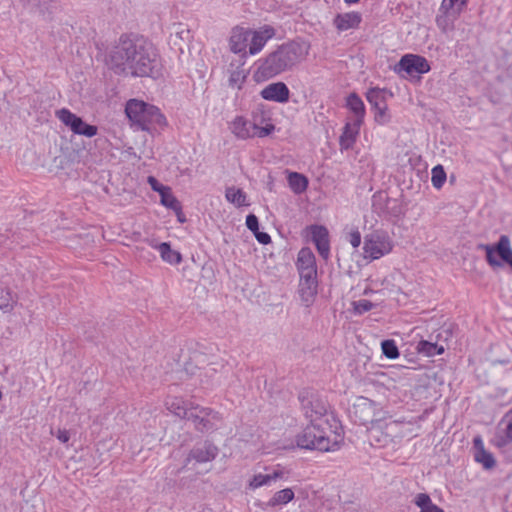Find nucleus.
Listing matches in <instances>:
<instances>
[{"mask_svg":"<svg viewBox=\"0 0 512 512\" xmlns=\"http://www.w3.org/2000/svg\"><path fill=\"white\" fill-rule=\"evenodd\" d=\"M109 61L116 73L152 78L161 74L159 55L143 37L122 35L110 52Z\"/></svg>","mask_w":512,"mask_h":512,"instance_id":"nucleus-1","label":"nucleus"},{"mask_svg":"<svg viewBox=\"0 0 512 512\" xmlns=\"http://www.w3.org/2000/svg\"><path fill=\"white\" fill-rule=\"evenodd\" d=\"M343 440V429L335 416L325 418L324 423L310 422L296 437L298 447L322 452L338 449Z\"/></svg>","mask_w":512,"mask_h":512,"instance_id":"nucleus-2","label":"nucleus"},{"mask_svg":"<svg viewBox=\"0 0 512 512\" xmlns=\"http://www.w3.org/2000/svg\"><path fill=\"white\" fill-rule=\"evenodd\" d=\"M302 47L296 42L283 43L265 58L258 60L257 81L268 80L292 69L302 57Z\"/></svg>","mask_w":512,"mask_h":512,"instance_id":"nucleus-3","label":"nucleus"},{"mask_svg":"<svg viewBox=\"0 0 512 512\" xmlns=\"http://www.w3.org/2000/svg\"><path fill=\"white\" fill-rule=\"evenodd\" d=\"M125 113L133 127L150 134L167 126V119L160 109L141 100L130 99L126 103Z\"/></svg>","mask_w":512,"mask_h":512,"instance_id":"nucleus-4","label":"nucleus"},{"mask_svg":"<svg viewBox=\"0 0 512 512\" xmlns=\"http://www.w3.org/2000/svg\"><path fill=\"white\" fill-rule=\"evenodd\" d=\"M302 411L310 422L324 423L325 418H331L328 414L327 401L313 390H303L299 394Z\"/></svg>","mask_w":512,"mask_h":512,"instance_id":"nucleus-5","label":"nucleus"},{"mask_svg":"<svg viewBox=\"0 0 512 512\" xmlns=\"http://www.w3.org/2000/svg\"><path fill=\"white\" fill-rule=\"evenodd\" d=\"M478 249L485 251L486 261L491 267H502L505 263L512 269V248L507 235H501L493 245L479 244Z\"/></svg>","mask_w":512,"mask_h":512,"instance_id":"nucleus-6","label":"nucleus"},{"mask_svg":"<svg viewBox=\"0 0 512 512\" xmlns=\"http://www.w3.org/2000/svg\"><path fill=\"white\" fill-rule=\"evenodd\" d=\"M186 420L190 421L198 432L206 433L218 429L221 416L211 408L197 405L190 407Z\"/></svg>","mask_w":512,"mask_h":512,"instance_id":"nucleus-7","label":"nucleus"},{"mask_svg":"<svg viewBox=\"0 0 512 512\" xmlns=\"http://www.w3.org/2000/svg\"><path fill=\"white\" fill-rule=\"evenodd\" d=\"M363 249L366 258L376 260L392 250V243L386 232L376 230L366 235Z\"/></svg>","mask_w":512,"mask_h":512,"instance_id":"nucleus-8","label":"nucleus"},{"mask_svg":"<svg viewBox=\"0 0 512 512\" xmlns=\"http://www.w3.org/2000/svg\"><path fill=\"white\" fill-rule=\"evenodd\" d=\"M431 67L427 59L417 54H405L394 66V72L401 77L428 73Z\"/></svg>","mask_w":512,"mask_h":512,"instance_id":"nucleus-9","label":"nucleus"},{"mask_svg":"<svg viewBox=\"0 0 512 512\" xmlns=\"http://www.w3.org/2000/svg\"><path fill=\"white\" fill-rule=\"evenodd\" d=\"M56 117L74 134L93 137L97 134L98 128L95 125L86 123L81 117L72 113L66 108L56 111Z\"/></svg>","mask_w":512,"mask_h":512,"instance_id":"nucleus-10","label":"nucleus"},{"mask_svg":"<svg viewBox=\"0 0 512 512\" xmlns=\"http://www.w3.org/2000/svg\"><path fill=\"white\" fill-rule=\"evenodd\" d=\"M299 295L305 306H310L317 294V270L299 272Z\"/></svg>","mask_w":512,"mask_h":512,"instance_id":"nucleus-11","label":"nucleus"},{"mask_svg":"<svg viewBox=\"0 0 512 512\" xmlns=\"http://www.w3.org/2000/svg\"><path fill=\"white\" fill-rule=\"evenodd\" d=\"M310 233L312 242L315 244L318 253L324 259H327L330 254L329 232L325 226L311 225Z\"/></svg>","mask_w":512,"mask_h":512,"instance_id":"nucleus-12","label":"nucleus"},{"mask_svg":"<svg viewBox=\"0 0 512 512\" xmlns=\"http://www.w3.org/2000/svg\"><path fill=\"white\" fill-rule=\"evenodd\" d=\"M275 35L274 28L270 26H264L259 30H252L249 40V54L255 55L259 53L267 41Z\"/></svg>","mask_w":512,"mask_h":512,"instance_id":"nucleus-13","label":"nucleus"},{"mask_svg":"<svg viewBox=\"0 0 512 512\" xmlns=\"http://www.w3.org/2000/svg\"><path fill=\"white\" fill-rule=\"evenodd\" d=\"M260 95L264 100L286 103L289 100L290 91L284 82H275L263 88Z\"/></svg>","mask_w":512,"mask_h":512,"instance_id":"nucleus-14","label":"nucleus"},{"mask_svg":"<svg viewBox=\"0 0 512 512\" xmlns=\"http://www.w3.org/2000/svg\"><path fill=\"white\" fill-rule=\"evenodd\" d=\"M218 454V448L209 441L196 445L189 453L186 462L195 460L198 463L212 461Z\"/></svg>","mask_w":512,"mask_h":512,"instance_id":"nucleus-15","label":"nucleus"},{"mask_svg":"<svg viewBox=\"0 0 512 512\" xmlns=\"http://www.w3.org/2000/svg\"><path fill=\"white\" fill-rule=\"evenodd\" d=\"M251 29L236 27L232 30L230 37V49L235 54L246 55L247 47H249V38Z\"/></svg>","mask_w":512,"mask_h":512,"instance_id":"nucleus-16","label":"nucleus"},{"mask_svg":"<svg viewBox=\"0 0 512 512\" xmlns=\"http://www.w3.org/2000/svg\"><path fill=\"white\" fill-rule=\"evenodd\" d=\"M493 443L498 448H504L512 443V418L507 414L498 423Z\"/></svg>","mask_w":512,"mask_h":512,"instance_id":"nucleus-17","label":"nucleus"},{"mask_svg":"<svg viewBox=\"0 0 512 512\" xmlns=\"http://www.w3.org/2000/svg\"><path fill=\"white\" fill-rule=\"evenodd\" d=\"M474 459L480 463L484 469H492L496 465L495 458L492 453L487 451L484 447V442L481 436H476L473 439Z\"/></svg>","mask_w":512,"mask_h":512,"instance_id":"nucleus-18","label":"nucleus"},{"mask_svg":"<svg viewBox=\"0 0 512 512\" xmlns=\"http://www.w3.org/2000/svg\"><path fill=\"white\" fill-rule=\"evenodd\" d=\"M257 128L256 122L251 123L248 119L243 116H236L231 122V132L238 139H248L254 137V130Z\"/></svg>","mask_w":512,"mask_h":512,"instance_id":"nucleus-19","label":"nucleus"},{"mask_svg":"<svg viewBox=\"0 0 512 512\" xmlns=\"http://www.w3.org/2000/svg\"><path fill=\"white\" fill-rule=\"evenodd\" d=\"M362 21V15L359 12H347L337 14L334 18V25L339 31L358 28Z\"/></svg>","mask_w":512,"mask_h":512,"instance_id":"nucleus-20","label":"nucleus"},{"mask_svg":"<svg viewBox=\"0 0 512 512\" xmlns=\"http://www.w3.org/2000/svg\"><path fill=\"white\" fill-rule=\"evenodd\" d=\"M361 125H356V122H347L343 127L342 134L339 138V145L341 151L351 149L359 135Z\"/></svg>","mask_w":512,"mask_h":512,"instance_id":"nucleus-21","label":"nucleus"},{"mask_svg":"<svg viewBox=\"0 0 512 512\" xmlns=\"http://www.w3.org/2000/svg\"><path fill=\"white\" fill-rule=\"evenodd\" d=\"M285 475L286 473L284 472V470L280 468L273 469V471L268 474L259 473L253 476V478L249 482V486L252 489H257L262 486H268L272 482L277 481L278 479H287Z\"/></svg>","mask_w":512,"mask_h":512,"instance_id":"nucleus-22","label":"nucleus"},{"mask_svg":"<svg viewBox=\"0 0 512 512\" xmlns=\"http://www.w3.org/2000/svg\"><path fill=\"white\" fill-rule=\"evenodd\" d=\"M346 107L354 114L353 122H356V125H362L366 110L364 102L357 93L353 92L347 96Z\"/></svg>","mask_w":512,"mask_h":512,"instance_id":"nucleus-23","label":"nucleus"},{"mask_svg":"<svg viewBox=\"0 0 512 512\" xmlns=\"http://www.w3.org/2000/svg\"><path fill=\"white\" fill-rule=\"evenodd\" d=\"M296 265L298 272L317 270L315 256L310 248H302L299 251Z\"/></svg>","mask_w":512,"mask_h":512,"instance_id":"nucleus-24","label":"nucleus"},{"mask_svg":"<svg viewBox=\"0 0 512 512\" xmlns=\"http://www.w3.org/2000/svg\"><path fill=\"white\" fill-rule=\"evenodd\" d=\"M287 180H288L290 189L295 194H302L308 188V184H309L308 178L301 173L290 172L288 174Z\"/></svg>","mask_w":512,"mask_h":512,"instance_id":"nucleus-25","label":"nucleus"},{"mask_svg":"<svg viewBox=\"0 0 512 512\" xmlns=\"http://www.w3.org/2000/svg\"><path fill=\"white\" fill-rule=\"evenodd\" d=\"M388 91L384 88L373 87L366 92V99L372 108H380V106L387 105L386 98Z\"/></svg>","mask_w":512,"mask_h":512,"instance_id":"nucleus-26","label":"nucleus"},{"mask_svg":"<svg viewBox=\"0 0 512 512\" xmlns=\"http://www.w3.org/2000/svg\"><path fill=\"white\" fill-rule=\"evenodd\" d=\"M155 248L160 252L163 261L169 264H179L182 261V256L178 251L172 250L170 243L162 242L156 245Z\"/></svg>","mask_w":512,"mask_h":512,"instance_id":"nucleus-27","label":"nucleus"},{"mask_svg":"<svg viewBox=\"0 0 512 512\" xmlns=\"http://www.w3.org/2000/svg\"><path fill=\"white\" fill-rule=\"evenodd\" d=\"M294 491L291 488H285L277 491L268 501L269 507H277L286 505L294 499Z\"/></svg>","mask_w":512,"mask_h":512,"instance_id":"nucleus-28","label":"nucleus"},{"mask_svg":"<svg viewBox=\"0 0 512 512\" xmlns=\"http://www.w3.org/2000/svg\"><path fill=\"white\" fill-rule=\"evenodd\" d=\"M468 0H443L440 10H443L448 16L456 18L466 7Z\"/></svg>","mask_w":512,"mask_h":512,"instance_id":"nucleus-29","label":"nucleus"},{"mask_svg":"<svg viewBox=\"0 0 512 512\" xmlns=\"http://www.w3.org/2000/svg\"><path fill=\"white\" fill-rule=\"evenodd\" d=\"M225 197L228 202L232 203L236 207H243L248 205L246 202V193L240 188H236L234 186L226 188Z\"/></svg>","mask_w":512,"mask_h":512,"instance_id":"nucleus-30","label":"nucleus"},{"mask_svg":"<svg viewBox=\"0 0 512 512\" xmlns=\"http://www.w3.org/2000/svg\"><path fill=\"white\" fill-rule=\"evenodd\" d=\"M414 503L420 508V512H444L443 509L432 502L430 496L426 493L417 494Z\"/></svg>","mask_w":512,"mask_h":512,"instance_id":"nucleus-31","label":"nucleus"},{"mask_svg":"<svg viewBox=\"0 0 512 512\" xmlns=\"http://www.w3.org/2000/svg\"><path fill=\"white\" fill-rule=\"evenodd\" d=\"M160 195V202L163 206L173 210L177 216L181 214V204L172 194L170 187L163 191Z\"/></svg>","mask_w":512,"mask_h":512,"instance_id":"nucleus-32","label":"nucleus"},{"mask_svg":"<svg viewBox=\"0 0 512 512\" xmlns=\"http://www.w3.org/2000/svg\"><path fill=\"white\" fill-rule=\"evenodd\" d=\"M417 350L426 356L441 355L444 352L443 346H439L437 343H432L426 340H421L418 343Z\"/></svg>","mask_w":512,"mask_h":512,"instance_id":"nucleus-33","label":"nucleus"},{"mask_svg":"<svg viewBox=\"0 0 512 512\" xmlns=\"http://www.w3.org/2000/svg\"><path fill=\"white\" fill-rule=\"evenodd\" d=\"M389 205V197L384 192H377L372 196V208L379 215H384Z\"/></svg>","mask_w":512,"mask_h":512,"instance_id":"nucleus-34","label":"nucleus"},{"mask_svg":"<svg viewBox=\"0 0 512 512\" xmlns=\"http://www.w3.org/2000/svg\"><path fill=\"white\" fill-rule=\"evenodd\" d=\"M168 409L181 419H186L190 412V407L184 405L181 399L175 398L171 402H167Z\"/></svg>","mask_w":512,"mask_h":512,"instance_id":"nucleus-35","label":"nucleus"},{"mask_svg":"<svg viewBox=\"0 0 512 512\" xmlns=\"http://www.w3.org/2000/svg\"><path fill=\"white\" fill-rule=\"evenodd\" d=\"M381 349L384 356L389 359H396L399 357V349L392 339H386L381 342Z\"/></svg>","mask_w":512,"mask_h":512,"instance_id":"nucleus-36","label":"nucleus"},{"mask_svg":"<svg viewBox=\"0 0 512 512\" xmlns=\"http://www.w3.org/2000/svg\"><path fill=\"white\" fill-rule=\"evenodd\" d=\"M431 182L436 189H440L446 181V172L441 165H437L432 169Z\"/></svg>","mask_w":512,"mask_h":512,"instance_id":"nucleus-37","label":"nucleus"},{"mask_svg":"<svg viewBox=\"0 0 512 512\" xmlns=\"http://www.w3.org/2000/svg\"><path fill=\"white\" fill-rule=\"evenodd\" d=\"M375 304L369 300L361 299L353 302V309L356 314H363L374 308Z\"/></svg>","mask_w":512,"mask_h":512,"instance_id":"nucleus-38","label":"nucleus"},{"mask_svg":"<svg viewBox=\"0 0 512 512\" xmlns=\"http://www.w3.org/2000/svg\"><path fill=\"white\" fill-rule=\"evenodd\" d=\"M387 110V105L380 106V108H374V119L378 124L384 125L390 121V115L388 114Z\"/></svg>","mask_w":512,"mask_h":512,"instance_id":"nucleus-39","label":"nucleus"},{"mask_svg":"<svg viewBox=\"0 0 512 512\" xmlns=\"http://www.w3.org/2000/svg\"><path fill=\"white\" fill-rule=\"evenodd\" d=\"M385 207V216L399 217L402 214V208L396 199L389 198V205Z\"/></svg>","mask_w":512,"mask_h":512,"instance_id":"nucleus-40","label":"nucleus"},{"mask_svg":"<svg viewBox=\"0 0 512 512\" xmlns=\"http://www.w3.org/2000/svg\"><path fill=\"white\" fill-rule=\"evenodd\" d=\"M246 75L243 71H233L229 76V85L232 87L237 86L239 89L241 88V84L245 81Z\"/></svg>","mask_w":512,"mask_h":512,"instance_id":"nucleus-41","label":"nucleus"},{"mask_svg":"<svg viewBox=\"0 0 512 512\" xmlns=\"http://www.w3.org/2000/svg\"><path fill=\"white\" fill-rule=\"evenodd\" d=\"M275 129V126L273 124H267L263 127L257 125V128L254 130V136H257L259 138L266 137L270 135Z\"/></svg>","mask_w":512,"mask_h":512,"instance_id":"nucleus-42","label":"nucleus"},{"mask_svg":"<svg viewBox=\"0 0 512 512\" xmlns=\"http://www.w3.org/2000/svg\"><path fill=\"white\" fill-rule=\"evenodd\" d=\"M246 226L247 228L253 232H258L259 230V220L258 217L254 214H249L246 217Z\"/></svg>","mask_w":512,"mask_h":512,"instance_id":"nucleus-43","label":"nucleus"},{"mask_svg":"<svg viewBox=\"0 0 512 512\" xmlns=\"http://www.w3.org/2000/svg\"><path fill=\"white\" fill-rule=\"evenodd\" d=\"M148 183L150 184L153 191L158 192L161 194L163 191H165L168 186H165L161 184L155 177L149 176L148 177Z\"/></svg>","mask_w":512,"mask_h":512,"instance_id":"nucleus-44","label":"nucleus"},{"mask_svg":"<svg viewBox=\"0 0 512 512\" xmlns=\"http://www.w3.org/2000/svg\"><path fill=\"white\" fill-rule=\"evenodd\" d=\"M255 238L260 244L266 245L271 242V237L268 233L258 230L254 233Z\"/></svg>","mask_w":512,"mask_h":512,"instance_id":"nucleus-45","label":"nucleus"},{"mask_svg":"<svg viewBox=\"0 0 512 512\" xmlns=\"http://www.w3.org/2000/svg\"><path fill=\"white\" fill-rule=\"evenodd\" d=\"M349 242L354 248H357L361 244V234L358 230L350 233Z\"/></svg>","mask_w":512,"mask_h":512,"instance_id":"nucleus-46","label":"nucleus"},{"mask_svg":"<svg viewBox=\"0 0 512 512\" xmlns=\"http://www.w3.org/2000/svg\"><path fill=\"white\" fill-rule=\"evenodd\" d=\"M56 437L60 442L67 443L70 440V433L66 429H59Z\"/></svg>","mask_w":512,"mask_h":512,"instance_id":"nucleus-47","label":"nucleus"},{"mask_svg":"<svg viewBox=\"0 0 512 512\" xmlns=\"http://www.w3.org/2000/svg\"><path fill=\"white\" fill-rule=\"evenodd\" d=\"M353 408L355 410V414H357L359 410H360L361 413H364L365 411H368V412L371 411L370 404H368V403L354 405Z\"/></svg>","mask_w":512,"mask_h":512,"instance_id":"nucleus-48","label":"nucleus"},{"mask_svg":"<svg viewBox=\"0 0 512 512\" xmlns=\"http://www.w3.org/2000/svg\"><path fill=\"white\" fill-rule=\"evenodd\" d=\"M447 17H449V16L447 14H445V16H438L436 19V23H437L438 27L441 28L442 30H445V28L447 26Z\"/></svg>","mask_w":512,"mask_h":512,"instance_id":"nucleus-49","label":"nucleus"},{"mask_svg":"<svg viewBox=\"0 0 512 512\" xmlns=\"http://www.w3.org/2000/svg\"><path fill=\"white\" fill-rule=\"evenodd\" d=\"M190 31L182 29L181 31L176 32V35L181 39H188Z\"/></svg>","mask_w":512,"mask_h":512,"instance_id":"nucleus-50","label":"nucleus"},{"mask_svg":"<svg viewBox=\"0 0 512 512\" xmlns=\"http://www.w3.org/2000/svg\"><path fill=\"white\" fill-rule=\"evenodd\" d=\"M359 420H360V423L364 424V425L370 421L368 417H360Z\"/></svg>","mask_w":512,"mask_h":512,"instance_id":"nucleus-51","label":"nucleus"},{"mask_svg":"<svg viewBox=\"0 0 512 512\" xmlns=\"http://www.w3.org/2000/svg\"><path fill=\"white\" fill-rule=\"evenodd\" d=\"M179 222L183 223L185 222V217L183 216V213L181 212V214H179V216H177Z\"/></svg>","mask_w":512,"mask_h":512,"instance_id":"nucleus-52","label":"nucleus"},{"mask_svg":"<svg viewBox=\"0 0 512 512\" xmlns=\"http://www.w3.org/2000/svg\"><path fill=\"white\" fill-rule=\"evenodd\" d=\"M344 1H345V3H347V4H354V3L359 2L360 0H344Z\"/></svg>","mask_w":512,"mask_h":512,"instance_id":"nucleus-53","label":"nucleus"},{"mask_svg":"<svg viewBox=\"0 0 512 512\" xmlns=\"http://www.w3.org/2000/svg\"><path fill=\"white\" fill-rule=\"evenodd\" d=\"M9 305H1L0 308L4 311H7Z\"/></svg>","mask_w":512,"mask_h":512,"instance_id":"nucleus-54","label":"nucleus"},{"mask_svg":"<svg viewBox=\"0 0 512 512\" xmlns=\"http://www.w3.org/2000/svg\"><path fill=\"white\" fill-rule=\"evenodd\" d=\"M510 418H512V409L509 410L507 413H506Z\"/></svg>","mask_w":512,"mask_h":512,"instance_id":"nucleus-55","label":"nucleus"},{"mask_svg":"<svg viewBox=\"0 0 512 512\" xmlns=\"http://www.w3.org/2000/svg\"><path fill=\"white\" fill-rule=\"evenodd\" d=\"M364 294L368 295V294H370V291L365 290Z\"/></svg>","mask_w":512,"mask_h":512,"instance_id":"nucleus-56","label":"nucleus"}]
</instances>
